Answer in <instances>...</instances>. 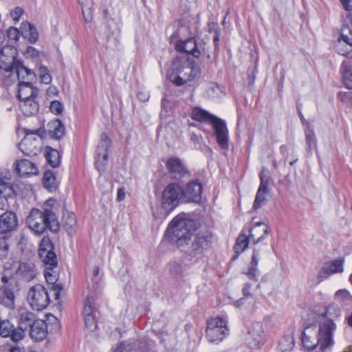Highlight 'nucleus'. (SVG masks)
<instances>
[{"instance_id":"obj_4","label":"nucleus","mask_w":352,"mask_h":352,"mask_svg":"<svg viewBox=\"0 0 352 352\" xmlns=\"http://www.w3.org/2000/svg\"><path fill=\"white\" fill-rule=\"evenodd\" d=\"M26 223L38 236L47 230L52 234H58L60 228L58 217L51 208H43V210L37 208H32L26 218Z\"/></svg>"},{"instance_id":"obj_56","label":"nucleus","mask_w":352,"mask_h":352,"mask_svg":"<svg viewBox=\"0 0 352 352\" xmlns=\"http://www.w3.org/2000/svg\"><path fill=\"white\" fill-rule=\"evenodd\" d=\"M50 291L54 292L55 300H58L60 296L61 292L63 289V287L61 284L54 283L52 284L50 288Z\"/></svg>"},{"instance_id":"obj_32","label":"nucleus","mask_w":352,"mask_h":352,"mask_svg":"<svg viewBox=\"0 0 352 352\" xmlns=\"http://www.w3.org/2000/svg\"><path fill=\"white\" fill-rule=\"evenodd\" d=\"M21 110L25 116H32L38 113L39 111V104L36 98H30L28 100H24L19 105Z\"/></svg>"},{"instance_id":"obj_59","label":"nucleus","mask_w":352,"mask_h":352,"mask_svg":"<svg viewBox=\"0 0 352 352\" xmlns=\"http://www.w3.org/2000/svg\"><path fill=\"white\" fill-rule=\"evenodd\" d=\"M259 179L260 182H268L270 183V180L271 177L269 173V170L265 167H263L261 173H259Z\"/></svg>"},{"instance_id":"obj_7","label":"nucleus","mask_w":352,"mask_h":352,"mask_svg":"<svg viewBox=\"0 0 352 352\" xmlns=\"http://www.w3.org/2000/svg\"><path fill=\"white\" fill-rule=\"evenodd\" d=\"M183 202L181 184L170 182L163 189L161 195V208L166 217Z\"/></svg>"},{"instance_id":"obj_23","label":"nucleus","mask_w":352,"mask_h":352,"mask_svg":"<svg viewBox=\"0 0 352 352\" xmlns=\"http://www.w3.org/2000/svg\"><path fill=\"white\" fill-rule=\"evenodd\" d=\"M18 225L16 214L12 211H6L0 217V233L9 235Z\"/></svg>"},{"instance_id":"obj_21","label":"nucleus","mask_w":352,"mask_h":352,"mask_svg":"<svg viewBox=\"0 0 352 352\" xmlns=\"http://www.w3.org/2000/svg\"><path fill=\"white\" fill-rule=\"evenodd\" d=\"M249 344L252 348L258 349L264 344V331L260 322L252 323L248 330Z\"/></svg>"},{"instance_id":"obj_13","label":"nucleus","mask_w":352,"mask_h":352,"mask_svg":"<svg viewBox=\"0 0 352 352\" xmlns=\"http://www.w3.org/2000/svg\"><path fill=\"white\" fill-rule=\"evenodd\" d=\"M166 168L174 182L182 184L191 177L188 168L177 157H170L165 162Z\"/></svg>"},{"instance_id":"obj_16","label":"nucleus","mask_w":352,"mask_h":352,"mask_svg":"<svg viewBox=\"0 0 352 352\" xmlns=\"http://www.w3.org/2000/svg\"><path fill=\"white\" fill-rule=\"evenodd\" d=\"M28 297L32 308L36 311L45 309L50 302V298L47 289L42 285L37 284L32 287Z\"/></svg>"},{"instance_id":"obj_29","label":"nucleus","mask_w":352,"mask_h":352,"mask_svg":"<svg viewBox=\"0 0 352 352\" xmlns=\"http://www.w3.org/2000/svg\"><path fill=\"white\" fill-rule=\"evenodd\" d=\"M43 186L50 192H54L58 188L56 173L50 169L44 171L42 177Z\"/></svg>"},{"instance_id":"obj_41","label":"nucleus","mask_w":352,"mask_h":352,"mask_svg":"<svg viewBox=\"0 0 352 352\" xmlns=\"http://www.w3.org/2000/svg\"><path fill=\"white\" fill-rule=\"evenodd\" d=\"M173 111L174 108L170 102L167 98H162L160 117L166 119L173 113Z\"/></svg>"},{"instance_id":"obj_33","label":"nucleus","mask_w":352,"mask_h":352,"mask_svg":"<svg viewBox=\"0 0 352 352\" xmlns=\"http://www.w3.org/2000/svg\"><path fill=\"white\" fill-rule=\"evenodd\" d=\"M221 30L217 22H209L208 23V37L211 39L214 44H217L219 41H226L224 37L220 39Z\"/></svg>"},{"instance_id":"obj_27","label":"nucleus","mask_w":352,"mask_h":352,"mask_svg":"<svg viewBox=\"0 0 352 352\" xmlns=\"http://www.w3.org/2000/svg\"><path fill=\"white\" fill-rule=\"evenodd\" d=\"M169 275L175 280H182L185 274V265L178 259L170 260L166 265Z\"/></svg>"},{"instance_id":"obj_2","label":"nucleus","mask_w":352,"mask_h":352,"mask_svg":"<svg viewBox=\"0 0 352 352\" xmlns=\"http://www.w3.org/2000/svg\"><path fill=\"white\" fill-rule=\"evenodd\" d=\"M190 117L194 121L212 125V133L210 130L202 129V131L205 133L214 135L217 143L222 150L229 149V131L224 120L198 106L192 108Z\"/></svg>"},{"instance_id":"obj_46","label":"nucleus","mask_w":352,"mask_h":352,"mask_svg":"<svg viewBox=\"0 0 352 352\" xmlns=\"http://www.w3.org/2000/svg\"><path fill=\"white\" fill-rule=\"evenodd\" d=\"M294 345V340L293 338L289 336H284L278 342V346L283 352L290 351Z\"/></svg>"},{"instance_id":"obj_57","label":"nucleus","mask_w":352,"mask_h":352,"mask_svg":"<svg viewBox=\"0 0 352 352\" xmlns=\"http://www.w3.org/2000/svg\"><path fill=\"white\" fill-rule=\"evenodd\" d=\"M351 91H339L337 94V98L344 103H350Z\"/></svg>"},{"instance_id":"obj_58","label":"nucleus","mask_w":352,"mask_h":352,"mask_svg":"<svg viewBox=\"0 0 352 352\" xmlns=\"http://www.w3.org/2000/svg\"><path fill=\"white\" fill-rule=\"evenodd\" d=\"M23 13V10L20 7H16L13 10L11 11L10 15L15 23L19 22L21 16Z\"/></svg>"},{"instance_id":"obj_19","label":"nucleus","mask_w":352,"mask_h":352,"mask_svg":"<svg viewBox=\"0 0 352 352\" xmlns=\"http://www.w3.org/2000/svg\"><path fill=\"white\" fill-rule=\"evenodd\" d=\"M316 325L309 324L306 325L301 332V343L305 350L312 351L318 346L316 338Z\"/></svg>"},{"instance_id":"obj_11","label":"nucleus","mask_w":352,"mask_h":352,"mask_svg":"<svg viewBox=\"0 0 352 352\" xmlns=\"http://www.w3.org/2000/svg\"><path fill=\"white\" fill-rule=\"evenodd\" d=\"M336 329V324L334 322L324 321L319 324L318 330L316 331L317 342L319 350L325 352L328 349L333 346V332Z\"/></svg>"},{"instance_id":"obj_44","label":"nucleus","mask_w":352,"mask_h":352,"mask_svg":"<svg viewBox=\"0 0 352 352\" xmlns=\"http://www.w3.org/2000/svg\"><path fill=\"white\" fill-rule=\"evenodd\" d=\"M23 67H24V69H26V70L23 71L21 69L22 72L21 75H19L18 74H16L17 78H18V80H19V82L25 81V80H28L27 82H32V81L36 80V74L33 71H32L30 69L25 67L24 65H23Z\"/></svg>"},{"instance_id":"obj_24","label":"nucleus","mask_w":352,"mask_h":352,"mask_svg":"<svg viewBox=\"0 0 352 352\" xmlns=\"http://www.w3.org/2000/svg\"><path fill=\"white\" fill-rule=\"evenodd\" d=\"M14 165V171L19 176L36 175L38 174V168L36 165L29 160L22 159L16 160Z\"/></svg>"},{"instance_id":"obj_50","label":"nucleus","mask_w":352,"mask_h":352,"mask_svg":"<svg viewBox=\"0 0 352 352\" xmlns=\"http://www.w3.org/2000/svg\"><path fill=\"white\" fill-rule=\"evenodd\" d=\"M50 110L53 114L56 116L62 114L63 111V103L57 100L52 101L50 105Z\"/></svg>"},{"instance_id":"obj_53","label":"nucleus","mask_w":352,"mask_h":352,"mask_svg":"<svg viewBox=\"0 0 352 352\" xmlns=\"http://www.w3.org/2000/svg\"><path fill=\"white\" fill-rule=\"evenodd\" d=\"M169 77L170 81L177 87L182 86L187 82H189L184 77L180 76V74H175L173 71Z\"/></svg>"},{"instance_id":"obj_31","label":"nucleus","mask_w":352,"mask_h":352,"mask_svg":"<svg viewBox=\"0 0 352 352\" xmlns=\"http://www.w3.org/2000/svg\"><path fill=\"white\" fill-rule=\"evenodd\" d=\"M44 156L49 165L56 168L60 164V156L58 150L50 146H45L44 148Z\"/></svg>"},{"instance_id":"obj_38","label":"nucleus","mask_w":352,"mask_h":352,"mask_svg":"<svg viewBox=\"0 0 352 352\" xmlns=\"http://www.w3.org/2000/svg\"><path fill=\"white\" fill-rule=\"evenodd\" d=\"M305 142L307 144V151L311 153L314 149L317 148V140L314 129L311 127L306 128Z\"/></svg>"},{"instance_id":"obj_47","label":"nucleus","mask_w":352,"mask_h":352,"mask_svg":"<svg viewBox=\"0 0 352 352\" xmlns=\"http://www.w3.org/2000/svg\"><path fill=\"white\" fill-rule=\"evenodd\" d=\"M39 75L41 82L48 85L52 81V76L50 74V71L47 67L45 65H41L39 67Z\"/></svg>"},{"instance_id":"obj_18","label":"nucleus","mask_w":352,"mask_h":352,"mask_svg":"<svg viewBox=\"0 0 352 352\" xmlns=\"http://www.w3.org/2000/svg\"><path fill=\"white\" fill-rule=\"evenodd\" d=\"M151 342H153L152 340L144 338L129 343L121 342L117 345L113 352H149Z\"/></svg>"},{"instance_id":"obj_12","label":"nucleus","mask_w":352,"mask_h":352,"mask_svg":"<svg viewBox=\"0 0 352 352\" xmlns=\"http://www.w3.org/2000/svg\"><path fill=\"white\" fill-rule=\"evenodd\" d=\"M82 314L86 328L94 331L98 327L99 306L93 295H88L84 300Z\"/></svg>"},{"instance_id":"obj_8","label":"nucleus","mask_w":352,"mask_h":352,"mask_svg":"<svg viewBox=\"0 0 352 352\" xmlns=\"http://www.w3.org/2000/svg\"><path fill=\"white\" fill-rule=\"evenodd\" d=\"M18 50L14 45H3L0 50V69L6 72L15 71L21 75V70L25 71L23 62L17 58Z\"/></svg>"},{"instance_id":"obj_64","label":"nucleus","mask_w":352,"mask_h":352,"mask_svg":"<svg viewBox=\"0 0 352 352\" xmlns=\"http://www.w3.org/2000/svg\"><path fill=\"white\" fill-rule=\"evenodd\" d=\"M344 9L350 12L352 10V0H340Z\"/></svg>"},{"instance_id":"obj_63","label":"nucleus","mask_w":352,"mask_h":352,"mask_svg":"<svg viewBox=\"0 0 352 352\" xmlns=\"http://www.w3.org/2000/svg\"><path fill=\"white\" fill-rule=\"evenodd\" d=\"M252 288V284L249 282H246L242 289V293L245 297H249L252 296L250 290Z\"/></svg>"},{"instance_id":"obj_25","label":"nucleus","mask_w":352,"mask_h":352,"mask_svg":"<svg viewBox=\"0 0 352 352\" xmlns=\"http://www.w3.org/2000/svg\"><path fill=\"white\" fill-rule=\"evenodd\" d=\"M47 131L50 138L60 140L65 134V126L61 120L54 118L47 123Z\"/></svg>"},{"instance_id":"obj_15","label":"nucleus","mask_w":352,"mask_h":352,"mask_svg":"<svg viewBox=\"0 0 352 352\" xmlns=\"http://www.w3.org/2000/svg\"><path fill=\"white\" fill-rule=\"evenodd\" d=\"M184 203L200 204L202 199L203 184L198 178L181 185Z\"/></svg>"},{"instance_id":"obj_62","label":"nucleus","mask_w":352,"mask_h":352,"mask_svg":"<svg viewBox=\"0 0 352 352\" xmlns=\"http://www.w3.org/2000/svg\"><path fill=\"white\" fill-rule=\"evenodd\" d=\"M102 15L104 20V23L107 27H109L111 25V22L113 21V19L110 16L109 12L107 8H104L102 10Z\"/></svg>"},{"instance_id":"obj_43","label":"nucleus","mask_w":352,"mask_h":352,"mask_svg":"<svg viewBox=\"0 0 352 352\" xmlns=\"http://www.w3.org/2000/svg\"><path fill=\"white\" fill-rule=\"evenodd\" d=\"M63 226L65 230L69 232L70 229H72L77 223L76 215L74 212H67V216L63 214Z\"/></svg>"},{"instance_id":"obj_26","label":"nucleus","mask_w":352,"mask_h":352,"mask_svg":"<svg viewBox=\"0 0 352 352\" xmlns=\"http://www.w3.org/2000/svg\"><path fill=\"white\" fill-rule=\"evenodd\" d=\"M29 334L30 338L35 342H41L45 340L48 334L46 322L37 319V321L30 328Z\"/></svg>"},{"instance_id":"obj_3","label":"nucleus","mask_w":352,"mask_h":352,"mask_svg":"<svg viewBox=\"0 0 352 352\" xmlns=\"http://www.w3.org/2000/svg\"><path fill=\"white\" fill-rule=\"evenodd\" d=\"M271 228L263 221L255 223L249 229V236L252 240V243L254 245L252 250V254L251 261L250 262L248 268L242 274L247 276V277L254 282L258 280L260 272L258 268L261 248L256 246L259 243L262 242L268 235L271 233Z\"/></svg>"},{"instance_id":"obj_35","label":"nucleus","mask_w":352,"mask_h":352,"mask_svg":"<svg viewBox=\"0 0 352 352\" xmlns=\"http://www.w3.org/2000/svg\"><path fill=\"white\" fill-rule=\"evenodd\" d=\"M254 54H256L255 63L254 65L250 66L247 71V74H248L247 79H248V82L249 87L254 85V80L256 78V74L258 72V70H257L258 56H257L256 45H254V50H251L250 56H251L252 58H254Z\"/></svg>"},{"instance_id":"obj_36","label":"nucleus","mask_w":352,"mask_h":352,"mask_svg":"<svg viewBox=\"0 0 352 352\" xmlns=\"http://www.w3.org/2000/svg\"><path fill=\"white\" fill-rule=\"evenodd\" d=\"M250 240V236L247 235L243 231H241L236 238L233 250L243 252L248 248Z\"/></svg>"},{"instance_id":"obj_60","label":"nucleus","mask_w":352,"mask_h":352,"mask_svg":"<svg viewBox=\"0 0 352 352\" xmlns=\"http://www.w3.org/2000/svg\"><path fill=\"white\" fill-rule=\"evenodd\" d=\"M149 98H150L149 92H148L146 91H139L137 93V98L140 102H146L148 100Z\"/></svg>"},{"instance_id":"obj_34","label":"nucleus","mask_w":352,"mask_h":352,"mask_svg":"<svg viewBox=\"0 0 352 352\" xmlns=\"http://www.w3.org/2000/svg\"><path fill=\"white\" fill-rule=\"evenodd\" d=\"M0 335L3 338L10 337L14 342V334L18 332L17 328H15L14 324L9 320H2L1 323Z\"/></svg>"},{"instance_id":"obj_37","label":"nucleus","mask_w":352,"mask_h":352,"mask_svg":"<svg viewBox=\"0 0 352 352\" xmlns=\"http://www.w3.org/2000/svg\"><path fill=\"white\" fill-rule=\"evenodd\" d=\"M341 311L338 305L335 304H331L325 307V311L321 314V316L327 318L325 321H331L333 320L340 316Z\"/></svg>"},{"instance_id":"obj_5","label":"nucleus","mask_w":352,"mask_h":352,"mask_svg":"<svg viewBox=\"0 0 352 352\" xmlns=\"http://www.w3.org/2000/svg\"><path fill=\"white\" fill-rule=\"evenodd\" d=\"M55 245L51 238L44 236L38 245V256L45 266L44 276L49 285L56 283L58 274L54 270L58 266L57 256L54 251Z\"/></svg>"},{"instance_id":"obj_30","label":"nucleus","mask_w":352,"mask_h":352,"mask_svg":"<svg viewBox=\"0 0 352 352\" xmlns=\"http://www.w3.org/2000/svg\"><path fill=\"white\" fill-rule=\"evenodd\" d=\"M340 73L342 75L343 85L349 89H352V65L347 60H343Z\"/></svg>"},{"instance_id":"obj_45","label":"nucleus","mask_w":352,"mask_h":352,"mask_svg":"<svg viewBox=\"0 0 352 352\" xmlns=\"http://www.w3.org/2000/svg\"><path fill=\"white\" fill-rule=\"evenodd\" d=\"M344 258H339L331 261L328 265L333 274L342 273L344 271Z\"/></svg>"},{"instance_id":"obj_54","label":"nucleus","mask_w":352,"mask_h":352,"mask_svg":"<svg viewBox=\"0 0 352 352\" xmlns=\"http://www.w3.org/2000/svg\"><path fill=\"white\" fill-rule=\"evenodd\" d=\"M331 274H333L331 269L328 265L324 266L318 272V279L319 281H322L329 278Z\"/></svg>"},{"instance_id":"obj_52","label":"nucleus","mask_w":352,"mask_h":352,"mask_svg":"<svg viewBox=\"0 0 352 352\" xmlns=\"http://www.w3.org/2000/svg\"><path fill=\"white\" fill-rule=\"evenodd\" d=\"M175 50L177 52H182V54L188 53L190 55L193 56L195 58H198L200 56V52L198 49V45H194V48L192 50V52H190L186 50V45H175Z\"/></svg>"},{"instance_id":"obj_9","label":"nucleus","mask_w":352,"mask_h":352,"mask_svg":"<svg viewBox=\"0 0 352 352\" xmlns=\"http://www.w3.org/2000/svg\"><path fill=\"white\" fill-rule=\"evenodd\" d=\"M206 323V337L210 343L219 344L230 333L228 322L222 317H211Z\"/></svg>"},{"instance_id":"obj_51","label":"nucleus","mask_w":352,"mask_h":352,"mask_svg":"<svg viewBox=\"0 0 352 352\" xmlns=\"http://www.w3.org/2000/svg\"><path fill=\"white\" fill-rule=\"evenodd\" d=\"M21 35V29L18 30L13 26L10 27L6 31V36L9 41H17Z\"/></svg>"},{"instance_id":"obj_6","label":"nucleus","mask_w":352,"mask_h":352,"mask_svg":"<svg viewBox=\"0 0 352 352\" xmlns=\"http://www.w3.org/2000/svg\"><path fill=\"white\" fill-rule=\"evenodd\" d=\"M172 71L175 74H183L184 77L189 82L199 78L201 71L196 61L188 53L177 56L172 61Z\"/></svg>"},{"instance_id":"obj_17","label":"nucleus","mask_w":352,"mask_h":352,"mask_svg":"<svg viewBox=\"0 0 352 352\" xmlns=\"http://www.w3.org/2000/svg\"><path fill=\"white\" fill-rule=\"evenodd\" d=\"M37 321L35 319L34 314L30 311H23L19 314L18 318V332L14 334V342H17L23 339L25 336V332L28 329H30L34 322Z\"/></svg>"},{"instance_id":"obj_40","label":"nucleus","mask_w":352,"mask_h":352,"mask_svg":"<svg viewBox=\"0 0 352 352\" xmlns=\"http://www.w3.org/2000/svg\"><path fill=\"white\" fill-rule=\"evenodd\" d=\"M34 265L28 263H21L19 265V270L21 271L23 276L27 280H31L36 276L34 270Z\"/></svg>"},{"instance_id":"obj_55","label":"nucleus","mask_w":352,"mask_h":352,"mask_svg":"<svg viewBox=\"0 0 352 352\" xmlns=\"http://www.w3.org/2000/svg\"><path fill=\"white\" fill-rule=\"evenodd\" d=\"M351 297L350 293L346 289H339L335 294V298L337 300H349Z\"/></svg>"},{"instance_id":"obj_49","label":"nucleus","mask_w":352,"mask_h":352,"mask_svg":"<svg viewBox=\"0 0 352 352\" xmlns=\"http://www.w3.org/2000/svg\"><path fill=\"white\" fill-rule=\"evenodd\" d=\"M335 51L348 58H352V45H335Z\"/></svg>"},{"instance_id":"obj_1","label":"nucleus","mask_w":352,"mask_h":352,"mask_svg":"<svg viewBox=\"0 0 352 352\" xmlns=\"http://www.w3.org/2000/svg\"><path fill=\"white\" fill-rule=\"evenodd\" d=\"M197 221L190 213L180 212L168 223L163 240L197 263L206 256L213 244L210 231H199Z\"/></svg>"},{"instance_id":"obj_42","label":"nucleus","mask_w":352,"mask_h":352,"mask_svg":"<svg viewBox=\"0 0 352 352\" xmlns=\"http://www.w3.org/2000/svg\"><path fill=\"white\" fill-rule=\"evenodd\" d=\"M341 41L346 44H352V28L348 24H343L341 28L338 41Z\"/></svg>"},{"instance_id":"obj_20","label":"nucleus","mask_w":352,"mask_h":352,"mask_svg":"<svg viewBox=\"0 0 352 352\" xmlns=\"http://www.w3.org/2000/svg\"><path fill=\"white\" fill-rule=\"evenodd\" d=\"M170 44H197V41L190 33L188 26L182 25L169 37Z\"/></svg>"},{"instance_id":"obj_48","label":"nucleus","mask_w":352,"mask_h":352,"mask_svg":"<svg viewBox=\"0 0 352 352\" xmlns=\"http://www.w3.org/2000/svg\"><path fill=\"white\" fill-rule=\"evenodd\" d=\"M267 202V199L265 197V194L256 192V197L252 205V210H258L262 206L265 205Z\"/></svg>"},{"instance_id":"obj_28","label":"nucleus","mask_w":352,"mask_h":352,"mask_svg":"<svg viewBox=\"0 0 352 352\" xmlns=\"http://www.w3.org/2000/svg\"><path fill=\"white\" fill-rule=\"evenodd\" d=\"M21 36L32 44L37 42L39 36L36 28L28 21H23L20 25Z\"/></svg>"},{"instance_id":"obj_22","label":"nucleus","mask_w":352,"mask_h":352,"mask_svg":"<svg viewBox=\"0 0 352 352\" xmlns=\"http://www.w3.org/2000/svg\"><path fill=\"white\" fill-rule=\"evenodd\" d=\"M17 99L21 102L30 98H36L38 96V89L31 82L21 81L18 85Z\"/></svg>"},{"instance_id":"obj_39","label":"nucleus","mask_w":352,"mask_h":352,"mask_svg":"<svg viewBox=\"0 0 352 352\" xmlns=\"http://www.w3.org/2000/svg\"><path fill=\"white\" fill-rule=\"evenodd\" d=\"M10 236L0 233V260L6 259L9 254L10 245L8 242Z\"/></svg>"},{"instance_id":"obj_10","label":"nucleus","mask_w":352,"mask_h":352,"mask_svg":"<svg viewBox=\"0 0 352 352\" xmlns=\"http://www.w3.org/2000/svg\"><path fill=\"white\" fill-rule=\"evenodd\" d=\"M1 282L3 285L0 286V304L13 309L15 307V293L19 291L18 281L13 276H8L3 273Z\"/></svg>"},{"instance_id":"obj_61","label":"nucleus","mask_w":352,"mask_h":352,"mask_svg":"<svg viewBox=\"0 0 352 352\" xmlns=\"http://www.w3.org/2000/svg\"><path fill=\"white\" fill-rule=\"evenodd\" d=\"M269 184L270 183H268V182H263V181L260 182V185L257 190V192H261V193H265V194L269 193V192H270Z\"/></svg>"},{"instance_id":"obj_14","label":"nucleus","mask_w":352,"mask_h":352,"mask_svg":"<svg viewBox=\"0 0 352 352\" xmlns=\"http://www.w3.org/2000/svg\"><path fill=\"white\" fill-rule=\"evenodd\" d=\"M111 145V140L106 133H102L100 141L96 151L94 166L100 175H102L106 170L108 164L109 149Z\"/></svg>"}]
</instances>
